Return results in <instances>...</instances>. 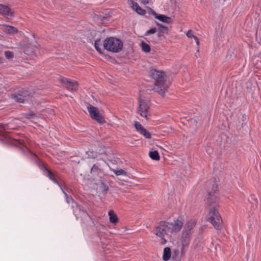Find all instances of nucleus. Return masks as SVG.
Instances as JSON below:
<instances>
[{"label": "nucleus", "instance_id": "obj_31", "mask_svg": "<svg viewBox=\"0 0 261 261\" xmlns=\"http://www.w3.org/2000/svg\"><path fill=\"white\" fill-rule=\"evenodd\" d=\"M135 11L140 15H144L145 14V11L142 9L140 7L138 8Z\"/></svg>", "mask_w": 261, "mask_h": 261}, {"label": "nucleus", "instance_id": "obj_19", "mask_svg": "<svg viewBox=\"0 0 261 261\" xmlns=\"http://www.w3.org/2000/svg\"><path fill=\"white\" fill-rule=\"evenodd\" d=\"M141 48L143 51L148 53L150 51V46L146 43L142 41L141 43Z\"/></svg>", "mask_w": 261, "mask_h": 261}, {"label": "nucleus", "instance_id": "obj_1", "mask_svg": "<svg viewBox=\"0 0 261 261\" xmlns=\"http://www.w3.org/2000/svg\"><path fill=\"white\" fill-rule=\"evenodd\" d=\"M217 201L216 195L214 193L213 194L209 193L207 197V202L210 205L207 220L213 224L215 228L220 229L222 227V219L216 207Z\"/></svg>", "mask_w": 261, "mask_h": 261}, {"label": "nucleus", "instance_id": "obj_15", "mask_svg": "<svg viewBox=\"0 0 261 261\" xmlns=\"http://www.w3.org/2000/svg\"><path fill=\"white\" fill-rule=\"evenodd\" d=\"M171 257V249L169 247H165L164 249L163 254V260L168 261Z\"/></svg>", "mask_w": 261, "mask_h": 261}, {"label": "nucleus", "instance_id": "obj_2", "mask_svg": "<svg viewBox=\"0 0 261 261\" xmlns=\"http://www.w3.org/2000/svg\"><path fill=\"white\" fill-rule=\"evenodd\" d=\"M150 76L155 81L154 90L164 96L168 87V84L165 80V73L156 69H152Z\"/></svg>", "mask_w": 261, "mask_h": 261}, {"label": "nucleus", "instance_id": "obj_16", "mask_svg": "<svg viewBox=\"0 0 261 261\" xmlns=\"http://www.w3.org/2000/svg\"><path fill=\"white\" fill-rule=\"evenodd\" d=\"M109 216L110 221L111 223H116L117 222V221H118L117 217L114 214V213L113 211H109Z\"/></svg>", "mask_w": 261, "mask_h": 261}, {"label": "nucleus", "instance_id": "obj_21", "mask_svg": "<svg viewBox=\"0 0 261 261\" xmlns=\"http://www.w3.org/2000/svg\"><path fill=\"white\" fill-rule=\"evenodd\" d=\"M180 252L178 249H175L173 251L172 257L177 260H180L181 258Z\"/></svg>", "mask_w": 261, "mask_h": 261}, {"label": "nucleus", "instance_id": "obj_8", "mask_svg": "<svg viewBox=\"0 0 261 261\" xmlns=\"http://www.w3.org/2000/svg\"><path fill=\"white\" fill-rule=\"evenodd\" d=\"M59 80L68 90L70 91H76L77 90L78 84L76 81L64 77L60 78Z\"/></svg>", "mask_w": 261, "mask_h": 261}, {"label": "nucleus", "instance_id": "obj_17", "mask_svg": "<svg viewBox=\"0 0 261 261\" xmlns=\"http://www.w3.org/2000/svg\"><path fill=\"white\" fill-rule=\"evenodd\" d=\"M149 155L150 158L154 160L158 161L160 160V155L157 151H151L149 152Z\"/></svg>", "mask_w": 261, "mask_h": 261}, {"label": "nucleus", "instance_id": "obj_34", "mask_svg": "<svg viewBox=\"0 0 261 261\" xmlns=\"http://www.w3.org/2000/svg\"><path fill=\"white\" fill-rule=\"evenodd\" d=\"M141 3L146 5L149 3V0H140Z\"/></svg>", "mask_w": 261, "mask_h": 261}, {"label": "nucleus", "instance_id": "obj_4", "mask_svg": "<svg viewBox=\"0 0 261 261\" xmlns=\"http://www.w3.org/2000/svg\"><path fill=\"white\" fill-rule=\"evenodd\" d=\"M103 47L108 51L118 53L122 49L123 43L117 38L110 37L106 39L103 41Z\"/></svg>", "mask_w": 261, "mask_h": 261}, {"label": "nucleus", "instance_id": "obj_32", "mask_svg": "<svg viewBox=\"0 0 261 261\" xmlns=\"http://www.w3.org/2000/svg\"><path fill=\"white\" fill-rule=\"evenodd\" d=\"M156 32V29L155 28H152L151 29L147 31L145 34V36L149 35L150 34H154Z\"/></svg>", "mask_w": 261, "mask_h": 261}, {"label": "nucleus", "instance_id": "obj_7", "mask_svg": "<svg viewBox=\"0 0 261 261\" xmlns=\"http://www.w3.org/2000/svg\"><path fill=\"white\" fill-rule=\"evenodd\" d=\"M12 98L18 102H24L28 100L30 97V93L28 90H21L18 93L12 95Z\"/></svg>", "mask_w": 261, "mask_h": 261}, {"label": "nucleus", "instance_id": "obj_14", "mask_svg": "<svg viewBox=\"0 0 261 261\" xmlns=\"http://www.w3.org/2000/svg\"><path fill=\"white\" fill-rule=\"evenodd\" d=\"M3 27L4 28L3 31L10 34H14L17 32L18 31L17 28L14 27L10 26L6 24L3 25Z\"/></svg>", "mask_w": 261, "mask_h": 261}, {"label": "nucleus", "instance_id": "obj_35", "mask_svg": "<svg viewBox=\"0 0 261 261\" xmlns=\"http://www.w3.org/2000/svg\"><path fill=\"white\" fill-rule=\"evenodd\" d=\"M217 186H215L214 188V191H217Z\"/></svg>", "mask_w": 261, "mask_h": 261}, {"label": "nucleus", "instance_id": "obj_11", "mask_svg": "<svg viewBox=\"0 0 261 261\" xmlns=\"http://www.w3.org/2000/svg\"><path fill=\"white\" fill-rule=\"evenodd\" d=\"M135 126L136 129L146 138H151V134L139 122H136Z\"/></svg>", "mask_w": 261, "mask_h": 261}, {"label": "nucleus", "instance_id": "obj_13", "mask_svg": "<svg viewBox=\"0 0 261 261\" xmlns=\"http://www.w3.org/2000/svg\"><path fill=\"white\" fill-rule=\"evenodd\" d=\"M0 15L5 17H11L13 16L12 12L10 8L5 5H0Z\"/></svg>", "mask_w": 261, "mask_h": 261}, {"label": "nucleus", "instance_id": "obj_25", "mask_svg": "<svg viewBox=\"0 0 261 261\" xmlns=\"http://www.w3.org/2000/svg\"><path fill=\"white\" fill-rule=\"evenodd\" d=\"M111 170L116 175H125L126 172L123 169H120V170H115V169H111Z\"/></svg>", "mask_w": 261, "mask_h": 261}, {"label": "nucleus", "instance_id": "obj_22", "mask_svg": "<svg viewBox=\"0 0 261 261\" xmlns=\"http://www.w3.org/2000/svg\"><path fill=\"white\" fill-rule=\"evenodd\" d=\"M128 3L135 11L140 7L137 3L135 2L133 0H128Z\"/></svg>", "mask_w": 261, "mask_h": 261}, {"label": "nucleus", "instance_id": "obj_9", "mask_svg": "<svg viewBox=\"0 0 261 261\" xmlns=\"http://www.w3.org/2000/svg\"><path fill=\"white\" fill-rule=\"evenodd\" d=\"M196 224L194 220H190L185 224L182 231L183 237L186 239H189L191 234V231Z\"/></svg>", "mask_w": 261, "mask_h": 261}, {"label": "nucleus", "instance_id": "obj_18", "mask_svg": "<svg viewBox=\"0 0 261 261\" xmlns=\"http://www.w3.org/2000/svg\"><path fill=\"white\" fill-rule=\"evenodd\" d=\"M46 172H47V176L48 177V178L51 180H52L54 183L58 184L60 187V188H61V186L58 183V181L57 180V179L55 177V176L53 174V173H51L50 171L48 170L47 169H46Z\"/></svg>", "mask_w": 261, "mask_h": 261}, {"label": "nucleus", "instance_id": "obj_33", "mask_svg": "<svg viewBox=\"0 0 261 261\" xmlns=\"http://www.w3.org/2000/svg\"><path fill=\"white\" fill-rule=\"evenodd\" d=\"M36 117V116L35 114L33 112H31L28 115V116H27V118L29 119H33L35 118V117Z\"/></svg>", "mask_w": 261, "mask_h": 261}, {"label": "nucleus", "instance_id": "obj_28", "mask_svg": "<svg viewBox=\"0 0 261 261\" xmlns=\"http://www.w3.org/2000/svg\"><path fill=\"white\" fill-rule=\"evenodd\" d=\"M156 24L160 27V28L161 29V31L162 32H167L168 31L167 27L164 26L158 22H156Z\"/></svg>", "mask_w": 261, "mask_h": 261}, {"label": "nucleus", "instance_id": "obj_30", "mask_svg": "<svg viewBox=\"0 0 261 261\" xmlns=\"http://www.w3.org/2000/svg\"><path fill=\"white\" fill-rule=\"evenodd\" d=\"M7 125L0 124V136L3 135V131L6 129Z\"/></svg>", "mask_w": 261, "mask_h": 261}, {"label": "nucleus", "instance_id": "obj_12", "mask_svg": "<svg viewBox=\"0 0 261 261\" xmlns=\"http://www.w3.org/2000/svg\"><path fill=\"white\" fill-rule=\"evenodd\" d=\"M151 14L155 17V18L158 19L161 21L167 23H170L171 22V18L170 17H169L162 14L158 15L153 10H151Z\"/></svg>", "mask_w": 261, "mask_h": 261}, {"label": "nucleus", "instance_id": "obj_27", "mask_svg": "<svg viewBox=\"0 0 261 261\" xmlns=\"http://www.w3.org/2000/svg\"><path fill=\"white\" fill-rule=\"evenodd\" d=\"M5 55L7 57V58L9 59H12L14 56L13 52L9 50L6 51L5 52Z\"/></svg>", "mask_w": 261, "mask_h": 261}, {"label": "nucleus", "instance_id": "obj_29", "mask_svg": "<svg viewBox=\"0 0 261 261\" xmlns=\"http://www.w3.org/2000/svg\"><path fill=\"white\" fill-rule=\"evenodd\" d=\"M61 189L63 192V193L65 194L66 196V200L67 203H70V201L73 200L71 196H68L67 194L65 193V192L62 189V187H61Z\"/></svg>", "mask_w": 261, "mask_h": 261}, {"label": "nucleus", "instance_id": "obj_5", "mask_svg": "<svg viewBox=\"0 0 261 261\" xmlns=\"http://www.w3.org/2000/svg\"><path fill=\"white\" fill-rule=\"evenodd\" d=\"M149 100L147 98H142L140 96L139 99V107L137 110V113L142 117L148 119L149 116Z\"/></svg>", "mask_w": 261, "mask_h": 261}, {"label": "nucleus", "instance_id": "obj_24", "mask_svg": "<svg viewBox=\"0 0 261 261\" xmlns=\"http://www.w3.org/2000/svg\"><path fill=\"white\" fill-rule=\"evenodd\" d=\"M86 154L89 158L95 159L98 157V154L96 152L93 151H87Z\"/></svg>", "mask_w": 261, "mask_h": 261}, {"label": "nucleus", "instance_id": "obj_6", "mask_svg": "<svg viewBox=\"0 0 261 261\" xmlns=\"http://www.w3.org/2000/svg\"><path fill=\"white\" fill-rule=\"evenodd\" d=\"M87 110L92 119L100 123H102L105 122V119L100 114L98 108L89 105L87 106Z\"/></svg>", "mask_w": 261, "mask_h": 261}, {"label": "nucleus", "instance_id": "obj_3", "mask_svg": "<svg viewBox=\"0 0 261 261\" xmlns=\"http://www.w3.org/2000/svg\"><path fill=\"white\" fill-rule=\"evenodd\" d=\"M153 232L159 238L160 243L164 245L167 242L166 238L169 237L170 225L168 222L161 221L155 226Z\"/></svg>", "mask_w": 261, "mask_h": 261}, {"label": "nucleus", "instance_id": "obj_10", "mask_svg": "<svg viewBox=\"0 0 261 261\" xmlns=\"http://www.w3.org/2000/svg\"><path fill=\"white\" fill-rule=\"evenodd\" d=\"M168 224L170 225V232H177L181 229L183 226V222L180 219H177L174 221L173 223H168Z\"/></svg>", "mask_w": 261, "mask_h": 261}, {"label": "nucleus", "instance_id": "obj_23", "mask_svg": "<svg viewBox=\"0 0 261 261\" xmlns=\"http://www.w3.org/2000/svg\"><path fill=\"white\" fill-rule=\"evenodd\" d=\"M101 45V41L100 40H97L95 41L94 43V46L96 49L99 53H101V49L100 47V46Z\"/></svg>", "mask_w": 261, "mask_h": 261}, {"label": "nucleus", "instance_id": "obj_20", "mask_svg": "<svg viewBox=\"0 0 261 261\" xmlns=\"http://www.w3.org/2000/svg\"><path fill=\"white\" fill-rule=\"evenodd\" d=\"M186 35L189 38H193L194 39V40H195L196 44L197 45L199 44V41H198V38L193 34L192 31H191V30L188 31L186 34Z\"/></svg>", "mask_w": 261, "mask_h": 261}, {"label": "nucleus", "instance_id": "obj_26", "mask_svg": "<svg viewBox=\"0 0 261 261\" xmlns=\"http://www.w3.org/2000/svg\"><path fill=\"white\" fill-rule=\"evenodd\" d=\"M100 168L97 164H94L91 169V173H97L100 171Z\"/></svg>", "mask_w": 261, "mask_h": 261}]
</instances>
